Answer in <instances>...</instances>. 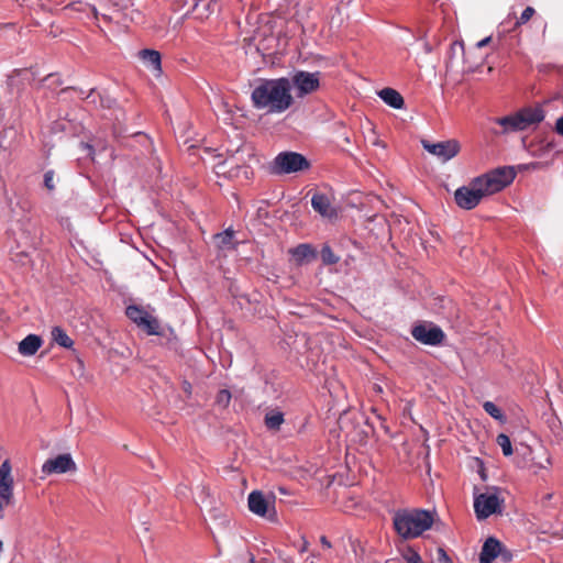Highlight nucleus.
<instances>
[{"instance_id": "1", "label": "nucleus", "mask_w": 563, "mask_h": 563, "mask_svg": "<svg viewBox=\"0 0 563 563\" xmlns=\"http://www.w3.org/2000/svg\"><path fill=\"white\" fill-rule=\"evenodd\" d=\"M516 177L511 167H499L473 178L467 186L457 188L454 192L456 205L465 210L474 209L483 198L501 191Z\"/></svg>"}, {"instance_id": "2", "label": "nucleus", "mask_w": 563, "mask_h": 563, "mask_svg": "<svg viewBox=\"0 0 563 563\" xmlns=\"http://www.w3.org/2000/svg\"><path fill=\"white\" fill-rule=\"evenodd\" d=\"M251 102L256 110L265 113H284L295 102L289 78L257 79L251 92Z\"/></svg>"}, {"instance_id": "3", "label": "nucleus", "mask_w": 563, "mask_h": 563, "mask_svg": "<svg viewBox=\"0 0 563 563\" xmlns=\"http://www.w3.org/2000/svg\"><path fill=\"white\" fill-rule=\"evenodd\" d=\"M433 521V512L423 509H401L393 518L396 532L404 539L420 537L432 527Z\"/></svg>"}, {"instance_id": "4", "label": "nucleus", "mask_w": 563, "mask_h": 563, "mask_svg": "<svg viewBox=\"0 0 563 563\" xmlns=\"http://www.w3.org/2000/svg\"><path fill=\"white\" fill-rule=\"evenodd\" d=\"M504 498L497 487H489L484 493H474V511L478 520H484L495 514H501Z\"/></svg>"}, {"instance_id": "5", "label": "nucleus", "mask_w": 563, "mask_h": 563, "mask_svg": "<svg viewBox=\"0 0 563 563\" xmlns=\"http://www.w3.org/2000/svg\"><path fill=\"white\" fill-rule=\"evenodd\" d=\"M309 168L308 159L296 152L279 153L271 165V172L275 175L292 174Z\"/></svg>"}, {"instance_id": "6", "label": "nucleus", "mask_w": 563, "mask_h": 563, "mask_svg": "<svg viewBox=\"0 0 563 563\" xmlns=\"http://www.w3.org/2000/svg\"><path fill=\"white\" fill-rule=\"evenodd\" d=\"M421 145L424 151L437 157L442 163H446L454 158L460 153L461 150L459 141L454 139L437 143H432L428 140H422Z\"/></svg>"}, {"instance_id": "7", "label": "nucleus", "mask_w": 563, "mask_h": 563, "mask_svg": "<svg viewBox=\"0 0 563 563\" xmlns=\"http://www.w3.org/2000/svg\"><path fill=\"white\" fill-rule=\"evenodd\" d=\"M289 80L291 82V89L295 88L298 98L310 95L320 87L319 73L299 70L294 73Z\"/></svg>"}, {"instance_id": "8", "label": "nucleus", "mask_w": 563, "mask_h": 563, "mask_svg": "<svg viewBox=\"0 0 563 563\" xmlns=\"http://www.w3.org/2000/svg\"><path fill=\"white\" fill-rule=\"evenodd\" d=\"M247 505L251 512L258 517L268 519L269 521L276 520V510L274 499L267 500L264 494L260 490H254L249 494Z\"/></svg>"}, {"instance_id": "9", "label": "nucleus", "mask_w": 563, "mask_h": 563, "mask_svg": "<svg viewBox=\"0 0 563 563\" xmlns=\"http://www.w3.org/2000/svg\"><path fill=\"white\" fill-rule=\"evenodd\" d=\"M125 313L131 321L143 328L147 334H159V323L157 319L148 314L142 308L132 305L126 307Z\"/></svg>"}, {"instance_id": "10", "label": "nucleus", "mask_w": 563, "mask_h": 563, "mask_svg": "<svg viewBox=\"0 0 563 563\" xmlns=\"http://www.w3.org/2000/svg\"><path fill=\"white\" fill-rule=\"evenodd\" d=\"M76 470L77 465L69 453L59 454L55 457L48 459L41 467V472L44 475L65 474L68 472H75Z\"/></svg>"}, {"instance_id": "11", "label": "nucleus", "mask_w": 563, "mask_h": 563, "mask_svg": "<svg viewBox=\"0 0 563 563\" xmlns=\"http://www.w3.org/2000/svg\"><path fill=\"white\" fill-rule=\"evenodd\" d=\"M411 335L426 345H438L444 339L443 331L433 324H418L412 328Z\"/></svg>"}, {"instance_id": "12", "label": "nucleus", "mask_w": 563, "mask_h": 563, "mask_svg": "<svg viewBox=\"0 0 563 563\" xmlns=\"http://www.w3.org/2000/svg\"><path fill=\"white\" fill-rule=\"evenodd\" d=\"M13 486L12 466L9 460H4L0 465V497L7 505L13 500Z\"/></svg>"}, {"instance_id": "13", "label": "nucleus", "mask_w": 563, "mask_h": 563, "mask_svg": "<svg viewBox=\"0 0 563 563\" xmlns=\"http://www.w3.org/2000/svg\"><path fill=\"white\" fill-rule=\"evenodd\" d=\"M311 206L321 217L332 219L336 217V209L332 206L330 198L321 192L313 194Z\"/></svg>"}, {"instance_id": "14", "label": "nucleus", "mask_w": 563, "mask_h": 563, "mask_svg": "<svg viewBox=\"0 0 563 563\" xmlns=\"http://www.w3.org/2000/svg\"><path fill=\"white\" fill-rule=\"evenodd\" d=\"M289 254L297 265L308 264L317 258L316 250L307 243H302L290 249Z\"/></svg>"}, {"instance_id": "15", "label": "nucleus", "mask_w": 563, "mask_h": 563, "mask_svg": "<svg viewBox=\"0 0 563 563\" xmlns=\"http://www.w3.org/2000/svg\"><path fill=\"white\" fill-rule=\"evenodd\" d=\"M501 544L496 538L489 537L482 547L479 563H492L495 559H498Z\"/></svg>"}, {"instance_id": "16", "label": "nucleus", "mask_w": 563, "mask_h": 563, "mask_svg": "<svg viewBox=\"0 0 563 563\" xmlns=\"http://www.w3.org/2000/svg\"><path fill=\"white\" fill-rule=\"evenodd\" d=\"M525 124V130L532 124H538L544 119V111L540 106L527 107L518 111Z\"/></svg>"}, {"instance_id": "17", "label": "nucleus", "mask_w": 563, "mask_h": 563, "mask_svg": "<svg viewBox=\"0 0 563 563\" xmlns=\"http://www.w3.org/2000/svg\"><path fill=\"white\" fill-rule=\"evenodd\" d=\"M42 339L36 334L26 335L20 343L18 351L23 356L34 355L42 346Z\"/></svg>"}, {"instance_id": "18", "label": "nucleus", "mask_w": 563, "mask_h": 563, "mask_svg": "<svg viewBox=\"0 0 563 563\" xmlns=\"http://www.w3.org/2000/svg\"><path fill=\"white\" fill-rule=\"evenodd\" d=\"M522 122L519 112L496 119V123L504 128V133L523 131L525 124H522Z\"/></svg>"}, {"instance_id": "19", "label": "nucleus", "mask_w": 563, "mask_h": 563, "mask_svg": "<svg viewBox=\"0 0 563 563\" xmlns=\"http://www.w3.org/2000/svg\"><path fill=\"white\" fill-rule=\"evenodd\" d=\"M379 98L394 109H402L405 101L402 96L393 88H384L378 92Z\"/></svg>"}, {"instance_id": "20", "label": "nucleus", "mask_w": 563, "mask_h": 563, "mask_svg": "<svg viewBox=\"0 0 563 563\" xmlns=\"http://www.w3.org/2000/svg\"><path fill=\"white\" fill-rule=\"evenodd\" d=\"M140 58L142 62L152 70L161 74L162 65H161V54L154 49H142L140 53Z\"/></svg>"}, {"instance_id": "21", "label": "nucleus", "mask_w": 563, "mask_h": 563, "mask_svg": "<svg viewBox=\"0 0 563 563\" xmlns=\"http://www.w3.org/2000/svg\"><path fill=\"white\" fill-rule=\"evenodd\" d=\"M216 243L221 250H234V231L232 229H227L221 233L214 235Z\"/></svg>"}, {"instance_id": "22", "label": "nucleus", "mask_w": 563, "mask_h": 563, "mask_svg": "<svg viewBox=\"0 0 563 563\" xmlns=\"http://www.w3.org/2000/svg\"><path fill=\"white\" fill-rule=\"evenodd\" d=\"M264 421L267 429L277 431L284 423V413L276 409L269 410L266 412Z\"/></svg>"}, {"instance_id": "23", "label": "nucleus", "mask_w": 563, "mask_h": 563, "mask_svg": "<svg viewBox=\"0 0 563 563\" xmlns=\"http://www.w3.org/2000/svg\"><path fill=\"white\" fill-rule=\"evenodd\" d=\"M53 341L62 347L70 349L74 345V341L60 327H54L52 329Z\"/></svg>"}, {"instance_id": "24", "label": "nucleus", "mask_w": 563, "mask_h": 563, "mask_svg": "<svg viewBox=\"0 0 563 563\" xmlns=\"http://www.w3.org/2000/svg\"><path fill=\"white\" fill-rule=\"evenodd\" d=\"M483 408L486 413H488L494 419L504 422L505 421V415L503 411L492 401H485L483 404Z\"/></svg>"}, {"instance_id": "25", "label": "nucleus", "mask_w": 563, "mask_h": 563, "mask_svg": "<svg viewBox=\"0 0 563 563\" xmlns=\"http://www.w3.org/2000/svg\"><path fill=\"white\" fill-rule=\"evenodd\" d=\"M496 442L500 446L503 454L505 456H510L512 454L511 441L507 434H505V433L498 434Z\"/></svg>"}, {"instance_id": "26", "label": "nucleus", "mask_w": 563, "mask_h": 563, "mask_svg": "<svg viewBox=\"0 0 563 563\" xmlns=\"http://www.w3.org/2000/svg\"><path fill=\"white\" fill-rule=\"evenodd\" d=\"M321 258L322 262L327 265L336 264L339 262V257L332 252L329 245H324L321 250Z\"/></svg>"}, {"instance_id": "27", "label": "nucleus", "mask_w": 563, "mask_h": 563, "mask_svg": "<svg viewBox=\"0 0 563 563\" xmlns=\"http://www.w3.org/2000/svg\"><path fill=\"white\" fill-rule=\"evenodd\" d=\"M42 85L44 88L54 91L57 87L62 85V81L57 75L49 74L43 79Z\"/></svg>"}, {"instance_id": "28", "label": "nucleus", "mask_w": 563, "mask_h": 563, "mask_svg": "<svg viewBox=\"0 0 563 563\" xmlns=\"http://www.w3.org/2000/svg\"><path fill=\"white\" fill-rule=\"evenodd\" d=\"M231 401V393L228 389H221L216 397V402L220 407H228Z\"/></svg>"}, {"instance_id": "29", "label": "nucleus", "mask_w": 563, "mask_h": 563, "mask_svg": "<svg viewBox=\"0 0 563 563\" xmlns=\"http://www.w3.org/2000/svg\"><path fill=\"white\" fill-rule=\"evenodd\" d=\"M402 558L407 563H423L420 554L410 548L402 553Z\"/></svg>"}, {"instance_id": "30", "label": "nucleus", "mask_w": 563, "mask_h": 563, "mask_svg": "<svg viewBox=\"0 0 563 563\" xmlns=\"http://www.w3.org/2000/svg\"><path fill=\"white\" fill-rule=\"evenodd\" d=\"M498 559H500L503 563H508L514 559V554L508 548L501 544Z\"/></svg>"}, {"instance_id": "31", "label": "nucleus", "mask_w": 563, "mask_h": 563, "mask_svg": "<svg viewBox=\"0 0 563 563\" xmlns=\"http://www.w3.org/2000/svg\"><path fill=\"white\" fill-rule=\"evenodd\" d=\"M533 13H534V9H533V8H531V7H527V8L523 10V12L521 13V15H520V18L518 19V21H517V23H516V24H517V25H520V24H525V23H527V22L531 19V16L533 15Z\"/></svg>"}, {"instance_id": "32", "label": "nucleus", "mask_w": 563, "mask_h": 563, "mask_svg": "<svg viewBox=\"0 0 563 563\" xmlns=\"http://www.w3.org/2000/svg\"><path fill=\"white\" fill-rule=\"evenodd\" d=\"M44 185L48 190H53L55 188L53 170H47L44 174Z\"/></svg>"}, {"instance_id": "33", "label": "nucleus", "mask_w": 563, "mask_h": 563, "mask_svg": "<svg viewBox=\"0 0 563 563\" xmlns=\"http://www.w3.org/2000/svg\"><path fill=\"white\" fill-rule=\"evenodd\" d=\"M450 53L452 56L456 54H464V44L463 42L455 41L451 44Z\"/></svg>"}, {"instance_id": "34", "label": "nucleus", "mask_w": 563, "mask_h": 563, "mask_svg": "<svg viewBox=\"0 0 563 563\" xmlns=\"http://www.w3.org/2000/svg\"><path fill=\"white\" fill-rule=\"evenodd\" d=\"M438 562L439 563H453L450 556L443 549L438 550Z\"/></svg>"}, {"instance_id": "35", "label": "nucleus", "mask_w": 563, "mask_h": 563, "mask_svg": "<svg viewBox=\"0 0 563 563\" xmlns=\"http://www.w3.org/2000/svg\"><path fill=\"white\" fill-rule=\"evenodd\" d=\"M555 131L558 134L563 136V115L556 120Z\"/></svg>"}, {"instance_id": "36", "label": "nucleus", "mask_w": 563, "mask_h": 563, "mask_svg": "<svg viewBox=\"0 0 563 563\" xmlns=\"http://www.w3.org/2000/svg\"><path fill=\"white\" fill-rule=\"evenodd\" d=\"M54 131H66V123L65 122H55L53 125Z\"/></svg>"}, {"instance_id": "37", "label": "nucleus", "mask_w": 563, "mask_h": 563, "mask_svg": "<svg viewBox=\"0 0 563 563\" xmlns=\"http://www.w3.org/2000/svg\"><path fill=\"white\" fill-rule=\"evenodd\" d=\"M490 40H492V37L487 36V37L478 41L476 44V47L482 48V47L486 46L490 42Z\"/></svg>"}, {"instance_id": "38", "label": "nucleus", "mask_w": 563, "mask_h": 563, "mask_svg": "<svg viewBox=\"0 0 563 563\" xmlns=\"http://www.w3.org/2000/svg\"><path fill=\"white\" fill-rule=\"evenodd\" d=\"M320 542L321 544L324 547V548H328L330 549L331 548V542L327 539V537L322 536L320 538Z\"/></svg>"}, {"instance_id": "39", "label": "nucleus", "mask_w": 563, "mask_h": 563, "mask_svg": "<svg viewBox=\"0 0 563 563\" xmlns=\"http://www.w3.org/2000/svg\"><path fill=\"white\" fill-rule=\"evenodd\" d=\"M307 550H308V541L303 540V541H302V544L300 545V548L298 549V551H299L300 553H303V552H306Z\"/></svg>"}, {"instance_id": "40", "label": "nucleus", "mask_w": 563, "mask_h": 563, "mask_svg": "<svg viewBox=\"0 0 563 563\" xmlns=\"http://www.w3.org/2000/svg\"><path fill=\"white\" fill-rule=\"evenodd\" d=\"M279 559L283 563H295V561L290 556H282L279 555Z\"/></svg>"}, {"instance_id": "41", "label": "nucleus", "mask_w": 563, "mask_h": 563, "mask_svg": "<svg viewBox=\"0 0 563 563\" xmlns=\"http://www.w3.org/2000/svg\"><path fill=\"white\" fill-rule=\"evenodd\" d=\"M184 390L187 393V394H190L191 393V385L187 382L184 383Z\"/></svg>"}, {"instance_id": "42", "label": "nucleus", "mask_w": 563, "mask_h": 563, "mask_svg": "<svg viewBox=\"0 0 563 563\" xmlns=\"http://www.w3.org/2000/svg\"><path fill=\"white\" fill-rule=\"evenodd\" d=\"M5 506H8L7 503L0 497V512H2Z\"/></svg>"}, {"instance_id": "43", "label": "nucleus", "mask_w": 563, "mask_h": 563, "mask_svg": "<svg viewBox=\"0 0 563 563\" xmlns=\"http://www.w3.org/2000/svg\"><path fill=\"white\" fill-rule=\"evenodd\" d=\"M317 559H318V556H317V555H314V554H311V555L308 558V560H310V563H314V561H316Z\"/></svg>"}, {"instance_id": "44", "label": "nucleus", "mask_w": 563, "mask_h": 563, "mask_svg": "<svg viewBox=\"0 0 563 563\" xmlns=\"http://www.w3.org/2000/svg\"><path fill=\"white\" fill-rule=\"evenodd\" d=\"M91 11L93 12L95 16H97L98 12L95 5H91Z\"/></svg>"}, {"instance_id": "45", "label": "nucleus", "mask_w": 563, "mask_h": 563, "mask_svg": "<svg viewBox=\"0 0 563 563\" xmlns=\"http://www.w3.org/2000/svg\"><path fill=\"white\" fill-rule=\"evenodd\" d=\"M374 145H379V146H383V143H382V141H379V140H376V141L374 142Z\"/></svg>"}, {"instance_id": "46", "label": "nucleus", "mask_w": 563, "mask_h": 563, "mask_svg": "<svg viewBox=\"0 0 563 563\" xmlns=\"http://www.w3.org/2000/svg\"><path fill=\"white\" fill-rule=\"evenodd\" d=\"M69 90H70V88H65V89H62V92L65 93V92H67Z\"/></svg>"}, {"instance_id": "47", "label": "nucleus", "mask_w": 563, "mask_h": 563, "mask_svg": "<svg viewBox=\"0 0 563 563\" xmlns=\"http://www.w3.org/2000/svg\"><path fill=\"white\" fill-rule=\"evenodd\" d=\"M250 563H255V559H254V556H251V559H250Z\"/></svg>"}]
</instances>
